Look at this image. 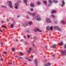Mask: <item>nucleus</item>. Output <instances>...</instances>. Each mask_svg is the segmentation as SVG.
Returning <instances> with one entry per match:
<instances>
[{
	"label": "nucleus",
	"mask_w": 66,
	"mask_h": 66,
	"mask_svg": "<svg viewBox=\"0 0 66 66\" xmlns=\"http://www.w3.org/2000/svg\"><path fill=\"white\" fill-rule=\"evenodd\" d=\"M53 28L54 29H55V28L57 30H59V31H62V29H60V28L58 27L57 26H54L53 27Z\"/></svg>",
	"instance_id": "obj_1"
},
{
	"label": "nucleus",
	"mask_w": 66,
	"mask_h": 66,
	"mask_svg": "<svg viewBox=\"0 0 66 66\" xmlns=\"http://www.w3.org/2000/svg\"><path fill=\"white\" fill-rule=\"evenodd\" d=\"M46 21L48 23H51V21L50 19L48 18H47L46 19Z\"/></svg>",
	"instance_id": "obj_2"
},
{
	"label": "nucleus",
	"mask_w": 66,
	"mask_h": 66,
	"mask_svg": "<svg viewBox=\"0 0 66 66\" xmlns=\"http://www.w3.org/2000/svg\"><path fill=\"white\" fill-rule=\"evenodd\" d=\"M34 31L35 32H37V31H38L39 32H42V30H40L38 28H37L36 29H34Z\"/></svg>",
	"instance_id": "obj_3"
},
{
	"label": "nucleus",
	"mask_w": 66,
	"mask_h": 66,
	"mask_svg": "<svg viewBox=\"0 0 66 66\" xmlns=\"http://www.w3.org/2000/svg\"><path fill=\"white\" fill-rule=\"evenodd\" d=\"M66 53V50H65L64 51H63L61 52V54H62V55H65V53Z\"/></svg>",
	"instance_id": "obj_4"
},
{
	"label": "nucleus",
	"mask_w": 66,
	"mask_h": 66,
	"mask_svg": "<svg viewBox=\"0 0 66 66\" xmlns=\"http://www.w3.org/2000/svg\"><path fill=\"white\" fill-rule=\"evenodd\" d=\"M35 66H38V63H37V59H35Z\"/></svg>",
	"instance_id": "obj_5"
},
{
	"label": "nucleus",
	"mask_w": 66,
	"mask_h": 66,
	"mask_svg": "<svg viewBox=\"0 0 66 66\" xmlns=\"http://www.w3.org/2000/svg\"><path fill=\"white\" fill-rule=\"evenodd\" d=\"M48 3L49 4L50 6H52V2L51 0H49Z\"/></svg>",
	"instance_id": "obj_6"
},
{
	"label": "nucleus",
	"mask_w": 66,
	"mask_h": 66,
	"mask_svg": "<svg viewBox=\"0 0 66 66\" xmlns=\"http://www.w3.org/2000/svg\"><path fill=\"white\" fill-rule=\"evenodd\" d=\"M62 4L61 6H62V7H64V5H65V2H64V1L63 0H62Z\"/></svg>",
	"instance_id": "obj_7"
},
{
	"label": "nucleus",
	"mask_w": 66,
	"mask_h": 66,
	"mask_svg": "<svg viewBox=\"0 0 66 66\" xmlns=\"http://www.w3.org/2000/svg\"><path fill=\"white\" fill-rule=\"evenodd\" d=\"M56 45L55 44L52 46V48L53 49H54L56 48Z\"/></svg>",
	"instance_id": "obj_8"
},
{
	"label": "nucleus",
	"mask_w": 66,
	"mask_h": 66,
	"mask_svg": "<svg viewBox=\"0 0 66 66\" xmlns=\"http://www.w3.org/2000/svg\"><path fill=\"white\" fill-rule=\"evenodd\" d=\"M30 6H31V7H34V4L33 3H30Z\"/></svg>",
	"instance_id": "obj_9"
},
{
	"label": "nucleus",
	"mask_w": 66,
	"mask_h": 66,
	"mask_svg": "<svg viewBox=\"0 0 66 66\" xmlns=\"http://www.w3.org/2000/svg\"><path fill=\"white\" fill-rule=\"evenodd\" d=\"M52 14H53V13H56V11L53 10L51 11Z\"/></svg>",
	"instance_id": "obj_10"
},
{
	"label": "nucleus",
	"mask_w": 66,
	"mask_h": 66,
	"mask_svg": "<svg viewBox=\"0 0 66 66\" xmlns=\"http://www.w3.org/2000/svg\"><path fill=\"white\" fill-rule=\"evenodd\" d=\"M23 27H26V26H28V23L27 22H25L23 24Z\"/></svg>",
	"instance_id": "obj_11"
},
{
	"label": "nucleus",
	"mask_w": 66,
	"mask_h": 66,
	"mask_svg": "<svg viewBox=\"0 0 66 66\" xmlns=\"http://www.w3.org/2000/svg\"><path fill=\"white\" fill-rule=\"evenodd\" d=\"M36 20L37 21H40V20H41V19L40 18H38V16L36 17Z\"/></svg>",
	"instance_id": "obj_12"
},
{
	"label": "nucleus",
	"mask_w": 66,
	"mask_h": 66,
	"mask_svg": "<svg viewBox=\"0 0 66 66\" xmlns=\"http://www.w3.org/2000/svg\"><path fill=\"white\" fill-rule=\"evenodd\" d=\"M31 50H32V48H30L29 50L27 51L28 52H30V53H31Z\"/></svg>",
	"instance_id": "obj_13"
},
{
	"label": "nucleus",
	"mask_w": 66,
	"mask_h": 66,
	"mask_svg": "<svg viewBox=\"0 0 66 66\" xmlns=\"http://www.w3.org/2000/svg\"><path fill=\"white\" fill-rule=\"evenodd\" d=\"M49 29H50V27L49 26H48L47 27L46 30L47 31H49Z\"/></svg>",
	"instance_id": "obj_14"
},
{
	"label": "nucleus",
	"mask_w": 66,
	"mask_h": 66,
	"mask_svg": "<svg viewBox=\"0 0 66 66\" xmlns=\"http://www.w3.org/2000/svg\"><path fill=\"white\" fill-rule=\"evenodd\" d=\"M53 1L54 3H57L58 2V1L56 0H53Z\"/></svg>",
	"instance_id": "obj_15"
},
{
	"label": "nucleus",
	"mask_w": 66,
	"mask_h": 66,
	"mask_svg": "<svg viewBox=\"0 0 66 66\" xmlns=\"http://www.w3.org/2000/svg\"><path fill=\"white\" fill-rule=\"evenodd\" d=\"M9 5L10 6V8H11V9H13V7L12 6V4H9Z\"/></svg>",
	"instance_id": "obj_16"
},
{
	"label": "nucleus",
	"mask_w": 66,
	"mask_h": 66,
	"mask_svg": "<svg viewBox=\"0 0 66 66\" xmlns=\"http://www.w3.org/2000/svg\"><path fill=\"white\" fill-rule=\"evenodd\" d=\"M15 6L18 7V6H19V4L18 3H16L15 4Z\"/></svg>",
	"instance_id": "obj_17"
},
{
	"label": "nucleus",
	"mask_w": 66,
	"mask_h": 66,
	"mask_svg": "<svg viewBox=\"0 0 66 66\" xmlns=\"http://www.w3.org/2000/svg\"><path fill=\"white\" fill-rule=\"evenodd\" d=\"M63 44H63V43L62 42H61V43H59V45H60V46H63Z\"/></svg>",
	"instance_id": "obj_18"
},
{
	"label": "nucleus",
	"mask_w": 66,
	"mask_h": 66,
	"mask_svg": "<svg viewBox=\"0 0 66 66\" xmlns=\"http://www.w3.org/2000/svg\"><path fill=\"white\" fill-rule=\"evenodd\" d=\"M43 2L44 4H47V1H43Z\"/></svg>",
	"instance_id": "obj_19"
},
{
	"label": "nucleus",
	"mask_w": 66,
	"mask_h": 66,
	"mask_svg": "<svg viewBox=\"0 0 66 66\" xmlns=\"http://www.w3.org/2000/svg\"><path fill=\"white\" fill-rule=\"evenodd\" d=\"M14 26V24H11L10 26V27L11 28H14V26Z\"/></svg>",
	"instance_id": "obj_20"
},
{
	"label": "nucleus",
	"mask_w": 66,
	"mask_h": 66,
	"mask_svg": "<svg viewBox=\"0 0 66 66\" xmlns=\"http://www.w3.org/2000/svg\"><path fill=\"white\" fill-rule=\"evenodd\" d=\"M2 27L3 28H5V29H7V27L5 26H3V25L2 26Z\"/></svg>",
	"instance_id": "obj_21"
},
{
	"label": "nucleus",
	"mask_w": 66,
	"mask_h": 66,
	"mask_svg": "<svg viewBox=\"0 0 66 66\" xmlns=\"http://www.w3.org/2000/svg\"><path fill=\"white\" fill-rule=\"evenodd\" d=\"M27 0H24L23 1V2L24 3H27Z\"/></svg>",
	"instance_id": "obj_22"
},
{
	"label": "nucleus",
	"mask_w": 66,
	"mask_h": 66,
	"mask_svg": "<svg viewBox=\"0 0 66 66\" xmlns=\"http://www.w3.org/2000/svg\"><path fill=\"white\" fill-rule=\"evenodd\" d=\"M35 14H36V13H33L32 14V16L33 17H34V16H35Z\"/></svg>",
	"instance_id": "obj_23"
},
{
	"label": "nucleus",
	"mask_w": 66,
	"mask_h": 66,
	"mask_svg": "<svg viewBox=\"0 0 66 66\" xmlns=\"http://www.w3.org/2000/svg\"><path fill=\"white\" fill-rule=\"evenodd\" d=\"M50 29L51 30H52L53 29V27H52V26H51L50 28Z\"/></svg>",
	"instance_id": "obj_24"
},
{
	"label": "nucleus",
	"mask_w": 66,
	"mask_h": 66,
	"mask_svg": "<svg viewBox=\"0 0 66 66\" xmlns=\"http://www.w3.org/2000/svg\"><path fill=\"white\" fill-rule=\"evenodd\" d=\"M33 23L32 22H28V23L29 25H31L32 23Z\"/></svg>",
	"instance_id": "obj_25"
},
{
	"label": "nucleus",
	"mask_w": 66,
	"mask_h": 66,
	"mask_svg": "<svg viewBox=\"0 0 66 66\" xmlns=\"http://www.w3.org/2000/svg\"><path fill=\"white\" fill-rule=\"evenodd\" d=\"M61 22L62 23H63V24H65V22L63 20H62L61 21Z\"/></svg>",
	"instance_id": "obj_26"
},
{
	"label": "nucleus",
	"mask_w": 66,
	"mask_h": 66,
	"mask_svg": "<svg viewBox=\"0 0 66 66\" xmlns=\"http://www.w3.org/2000/svg\"><path fill=\"white\" fill-rule=\"evenodd\" d=\"M12 50H13L14 52H15V48L13 47H12Z\"/></svg>",
	"instance_id": "obj_27"
},
{
	"label": "nucleus",
	"mask_w": 66,
	"mask_h": 66,
	"mask_svg": "<svg viewBox=\"0 0 66 66\" xmlns=\"http://www.w3.org/2000/svg\"><path fill=\"white\" fill-rule=\"evenodd\" d=\"M3 53L5 54H7V52L5 51H3Z\"/></svg>",
	"instance_id": "obj_28"
},
{
	"label": "nucleus",
	"mask_w": 66,
	"mask_h": 66,
	"mask_svg": "<svg viewBox=\"0 0 66 66\" xmlns=\"http://www.w3.org/2000/svg\"><path fill=\"white\" fill-rule=\"evenodd\" d=\"M19 54L21 55V56H22L23 55V54L22 52H20Z\"/></svg>",
	"instance_id": "obj_29"
},
{
	"label": "nucleus",
	"mask_w": 66,
	"mask_h": 66,
	"mask_svg": "<svg viewBox=\"0 0 66 66\" xmlns=\"http://www.w3.org/2000/svg\"><path fill=\"white\" fill-rule=\"evenodd\" d=\"M37 39V38L36 37H34V39L35 40H36V39Z\"/></svg>",
	"instance_id": "obj_30"
},
{
	"label": "nucleus",
	"mask_w": 66,
	"mask_h": 66,
	"mask_svg": "<svg viewBox=\"0 0 66 66\" xmlns=\"http://www.w3.org/2000/svg\"><path fill=\"white\" fill-rule=\"evenodd\" d=\"M27 38H30V35H27Z\"/></svg>",
	"instance_id": "obj_31"
},
{
	"label": "nucleus",
	"mask_w": 66,
	"mask_h": 66,
	"mask_svg": "<svg viewBox=\"0 0 66 66\" xmlns=\"http://www.w3.org/2000/svg\"><path fill=\"white\" fill-rule=\"evenodd\" d=\"M27 60L29 61H32V60H31V59H29V58Z\"/></svg>",
	"instance_id": "obj_32"
},
{
	"label": "nucleus",
	"mask_w": 66,
	"mask_h": 66,
	"mask_svg": "<svg viewBox=\"0 0 66 66\" xmlns=\"http://www.w3.org/2000/svg\"><path fill=\"white\" fill-rule=\"evenodd\" d=\"M37 4L38 5H39V4H40V2H38Z\"/></svg>",
	"instance_id": "obj_33"
},
{
	"label": "nucleus",
	"mask_w": 66,
	"mask_h": 66,
	"mask_svg": "<svg viewBox=\"0 0 66 66\" xmlns=\"http://www.w3.org/2000/svg\"><path fill=\"white\" fill-rule=\"evenodd\" d=\"M51 16L52 17H53V18H54L55 17V16L53 15H52Z\"/></svg>",
	"instance_id": "obj_34"
},
{
	"label": "nucleus",
	"mask_w": 66,
	"mask_h": 66,
	"mask_svg": "<svg viewBox=\"0 0 66 66\" xmlns=\"http://www.w3.org/2000/svg\"><path fill=\"white\" fill-rule=\"evenodd\" d=\"M2 7H3V8H5V7H6V6L3 5H2Z\"/></svg>",
	"instance_id": "obj_35"
},
{
	"label": "nucleus",
	"mask_w": 66,
	"mask_h": 66,
	"mask_svg": "<svg viewBox=\"0 0 66 66\" xmlns=\"http://www.w3.org/2000/svg\"><path fill=\"white\" fill-rule=\"evenodd\" d=\"M48 66H50L51 65V64H50V63L49 62H48Z\"/></svg>",
	"instance_id": "obj_36"
},
{
	"label": "nucleus",
	"mask_w": 66,
	"mask_h": 66,
	"mask_svg": "<svg viewBox=\"0 0 66 66\" xmlns=\"http://www.w3.org/2000/svg\"><path fill=\"white\" fill-rule=\"evenodd\" d=\"M14 57H16V58H18V56L17 55H16L14 56Z\"/></svg>",
	"instance_id": "obj_37"
},
{
	"label": "nucleus",
	"mask_w": 66,
	"mask_h": 66,
	"mask_svg": "<svg viewBox=\"0 0 66 66\" xmlns=\"http://www.w3.org/2000/svg\"><path fill=\"white\" fill-rule=\"evenodd\" d=\"M19 58L20 59H21V60H23V58L22 57H19Z\"/></svg>",
	"instance_id": "obj_38"
},
{
	"label": "nucleus",
	"mask_w": 66,
	"mask_h": 66,
	"mask_svg": "<svg viewBox=\"0 0 66 66\" xmlns=\"http://www.w3.org/2000/svg\"><path fill=\"white\" fill-rule=\"evenodd\" d=\"M6 20V21L7 22H9V20L8 19H7Z\"/></svg>",
	"instance_id": "obj_39"
},
{
	"label": "nucleus",
	"mask_w": 66,
	"mask_h": 66,
	"mask_svg": "<svg viewBox=\"0 0 66 66\" xmlns=\"http://www.w3.org/2000/svg\"><path fill=\"white\" fill-rule=\"evenodd\" d=\"M15 9H18V7H17L16 6L15 7Z\"/></svg>",
	"instance_id": "obj_40"
},
{
	"label": "nucleus",
	"mask_w": 66,
	"mask_h": 66,
	"mask_svg": "<svg viewBox=\"0 0 66 66\" xmlns=\"http://www.w3.org/2000/svg\"><path fill=\"white\" fill-rule=\"evenodd\" d=\"M33 10V9L32 8H30V11H32Z\"/></svg>",
	"instance_id": "obj_41"
},
{
	"label": "nucleus",
	"mask_w": 66,
	"mask_h": 66,
	"mask_svg": "<svg viewBox=\"0 0 66 66\" xmlns=\"http://www.w3.org/2000/svg\"><path fill=\"white\" fill-rule=\"evenodd\" d=\"M1 45H2V46H3V43H2V42H1Z\"/></svg>",
	"instance_id": "obj_42"
},
{
	"label": "nucleus",
	"mask_w": 66,
	"mask_h": 66,
	"mask_svg": "<svg viewBox=\"0 0 66 66\" xmlns=\"http://www.w3.org/2000/svg\"><path fill=\"white\" fill-rule=\"evenodd\" d=\"M27 33H30V31H29V30H28L27 31Z\"/></svg>",
	"instance_id": "obj_43"
},
{
	"label": "nucleus",
	"mask_w": 66,
	"mask_h": 66,
	"mask_svg": "<svg viewBox=\"0 0 66 66\" xmlns=\"http://www.w3.org/2000/svg\"><path fill=\"white\" fill-rule=\"evenodd\" d=\"M28 13H29V14H30V15H32V14L31 13L29 12H28Z\"/></svg>",
	"instance_id": "obj_44"
},
{
	"label": "nucleus",
	"mask_w": 66,
	"mask_h": 66,
	"mask_svg": "<svg viewBox=\"0 0 66 66\" xmlns=\"http://www.w3.org/2000/svg\"><path fill=\"white\" fill-rule=\"evenodd\" d=\"M64 47L65 48H66V45H65L64 46Z\"/></svg>",
	"instance_id": "obj_45"
},
{
	"label": "nucleus",
	"mask_w": 66,
	"mask_h": 66,
	"mask_svg": "<svg viewBox=\"0 0 66 66\" xmlns=\"http://www.w3.org/2000/svg\"><path fill=\"white\" fill-rule=\"evenodd\" d=\"M0 31H1L2 33H3V31H2V30L0 29Z\"/></svg>",
	"instance_id": "obj_46"
},
{
	"label": "nucleus",
	"mask_w": 66,
	"mask_h": 66,
	"mask_svg": "<svg viewBox=\"0 0 66 66\" xmlns=\"http://www.w3.org/2000/svg\"><path fill=\"white\" fill-rule=\"evenodd\" d=\"M16 42H18V40L17 39H16Z\"/></svg>",
	"instance_id": "obj_47"
},
{
	"label": "nucleus",
	"mask_w": 66,
	"mask_h": 66,
	"mask_svg": "<svg viewBox=\"0 0 66 66\" xmlns=\"http://www.w3.org/2000/svg\"><path fill=\"white\" fill-rule=\"evenodd\" d=\"M9 3H10V4H12V2H11L9 1Z\"/></svg>",
	"instance_id": "obj_48"
},
{
	"label": "nucleus",
	"mask_w": 66,
	"mask_h": 66,
	"mask_svg": "<svg viewBox=\"0 0 66 66\" xmlns=\"http://www.w3.org/2000/svg\"><path fill=\"white\" fill-rule=\"evenodd\" d=\"M44 48L46 49H47V46H45L44 47Z\"/></svg>",
	"instance_id": "obj_49"
},
{
	"label": "nucleus",
	"mask_w": 66,
	"mask_h": 66,
	"mask_svg": "<svg viewBox=\"0 0 66 66\" xmlns=\"http://www.w3.org/2000/svg\"><path fill=\"white\" fill-rule=\"evenodd\" d=\"M1 61H3V59H2V58H1Z\"/></svg>",
	"instance_id": "obj_50"
},
{
	"label": "nucleus",
	"mask_w": 66,
	"mask_h": 66,
	"mask_svg": "<svg viewBox=\"0 0 66 66\" xmlns=\"http://www.w3.org/2000/svg\"><path fill=\"white\" fill-rule=\"evenodd\" d=\"M11 64V65H12V63H8V64Z\"/></svg>",
	"instance_id": "obj_51"
},
{
	"label": "nucleus",
	"mask_w": 66,
	"mask_h": 66,
	"mask_svg": "<svg viewBox=\"0 0 66 66\" xmlns=\"http://www.w3.org/2000/svg\"><path fill=\"white\" fill-rule=\"evenodd\" d=\"M33 47H35V45H34V43H33Z\"/></svg>",
	"instance_id": "obj_52"
},
{
	"label": "nucleus",
	"mask_w": 66,
	"mask_h": 66,
	"mask_svg": "<svg viewBox=\"0 0 66 66\" xmlns=\"http://www.w3.org/2000/svg\"><path fill=\"white\" fill-rule=\"evenodd\" d=\"M20 16H17V18H19V17H20Z\"/></svg>",
	"instance_id": "obj_53"
},
{
	"label": "nucleus",
	"mask_w": 66,
	"mask_h": 66,
	"mask_svg": "<svg viewBox=\"0 0 66 66\" xmlns=\"http://www.w3.org/2000/svg\"><path fill=\"white\" fill-rule=\"evenodd\" d=\"M1 22L2 23H3L4 22V21H2Z\"/></svg>",
	"instance_id": "obj_54"
},
{
	"label": "nucleus",
	"mask_w": 66,
	"mask_h": 66,
	"mask_svg": "<svg viewBox=\"0 0 66 66\" xmlns=\"http://www.w3.org/2000/svg\"><path fill=\"white\" fill-rule=\"evenodd\" d=\"M25 59H26V60H28V58H27V57H26L25 58Z\"/></svg>",
	"instance_id": "obj_55"
},
{
	"label": "nucleus",
	"mask_w": 66,
	"mask_h": 66,
	"mask_svg": "<svg viewBox=\"0 0 66 66\" xmlns=\"http://www.w3.org/2000/svg\"><path fill=\"white\" fill-rule=\"evenodd\" d=\"M23 63L24 64H27V63H24V62Z\"/></svg>",
	"instance_id": "obj_56"
},
{
	"label": "nucleus",
	"mask_w": 66,
	"mask_h": 66,
	"mask_svg": "<svg viewBox=\"0 0 66 66\" xmlns=\"http://www.w3.org/2000/svg\"><path fill=\"white\" fill-rule=\"evenodd\" d=\"M24 38H26V37L25 36H24Z\"/></svg>",
	"instance_id": "obj_57"
},
{
	"label": "nucleus",
	"mask_w": 66,
	"mask_h": 66,
	"mask_svg": "<svg viewBox=\"0 0 66 66\" xmlns=\"http://www.w3.org/2000/svg\"><path fill=\"white\" fill-rule=\"evenodd\" d=\"M45 62H47V60H45Z\"/></svg>",
	"instance_id": "obj_58"
},
{
	"label": "nucleus",
	"mask_w": 66,
	"mask_h": 66,
	"mask_svg": "<svg viewBox=\"0 0 66 66\" xmlns=\"http://www.w3.org/2000/svg\"><path fill=\"white\" fill-rule=\"evenodd\" d=\"M45 65V66H48V65Z\"/></svg>",
	"instance_id": "obj_59"
},
{
	"label": "nucleus",
	"mask_w": 66,
	"mask_h": 66,
	"mask_svg": "<svg viewBox=\"0 0 66 66\" xmlns=\"http://www.w3.org/2000/svg\"><path fill=\"white\" fill-rule=\"evenodd\" d=\"M53 57H54L55 55H53Z\"/></svg>",
	"instance_id": "obj_60"
},
{
	"label": "nucleus",
	"mask_w": 66,
	"mask_h": 66,
	"mask_svg": "<svg viewBox=\"0 0 66 66\" xmlns=\"http://www.w3.org/2000/svg\"><path fill=\"white\" fill-rule=\"evenodd\" d=\"M31 57H32V58H33V55H31Z\"/></svg>",
	"instance_id": "obj_61"
},
{
	"label": "nucleus",
	"mask_w": 66,
	"mask_h": 66,
	"mask_svg": "<svg viewBox=\"0 0 66 66\" xmlns=\"http://www.w3.org/2000/svg\"><path fill=\"white\" fill-rule=\"evenodd\" d=\"M48 7H49V6H49V5L48 4Z\"/></svg>",
	"instance_id": "obj_62"
},
{
	"label": "nucleus",
	"mask_w": 66,
	"mask_h": 66,
	"mask_svg": "<svg viewBox=\"0 0 66 66\" xmlns=\"http://www.w3.org/2000/svg\"><path fill=\"white\" fill-rule=\"evenodd\" d=\"M29 53H30V52H28V54H29Z\"/></svg>",
	"instance_id": "obj_63"
},
{
	"label": "nucleus",
	"mask_w": 66,
	"mask_h": 66,
	"mask_svg": "<svg viewBox=\"0 0 66 66\" xmlns=\"http://www.w3.org/2000/svg\"><path fill=\"white\" fill-rule=\"evenodd\" d=\"M1 57V55H0V57Z\"/></svg>",
	"instance_id": "obj_64"
}]
</instances>
